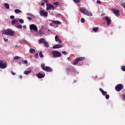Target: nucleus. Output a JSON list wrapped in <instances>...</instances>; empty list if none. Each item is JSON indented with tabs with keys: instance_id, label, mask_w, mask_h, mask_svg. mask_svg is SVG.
Wrapping results in <instances>:
<instances>
[{
	"instance_id": "nucleus-1",
	"label": "nucleus",
	"mask_w": 125,
	"mask_h": 125,
	"mask_svg": "<svg viewBox=\"0 0 125 125\" xmlns=\"http://www.w3.org/2000/svg\"><path fill=\"white\" fill-rule=\"evenodd\" d=\"M45 63L41 64V67L43 70L47 72H52L53 71V69L50 67L49 66H45Z\"/></svg>"
},
{
	"instance_id": "nucleus-2",
	"label": "nucleus",
	"mask_w": 125,
	"mask_h": 125,
	"mask_svg": "<svg viewBox=\"0 0 125 125\" xmlns=\"http://www.w3.org/2000/svg\"><path fill=\"white\" fill-rule=\"evenodd\" d=\"M2 34L3 35L13 36L15 35V32L13 30H10V29H7V30H3Z\"/></svg>"
},
{
	"instance_id": "nucleus-3",
	"label": "nucleus",
	"mask_w": 125,
	"mask_h": 125,
	"mask_svg": "<svg viewBox=\"0 0 125 125\" xmlns=\"http://www.w3.org/2000/svg\"><path fill=\"white\" fill-rule=\"evenodd\" d=\"M7 66V62L4 60H0V68L5 69Z\"/></svg>"
},
{
	"instance_id": "nucleus-4",
	"label": "nucleus",
	"mask_w": 125,
	"mask_h": 125,
	"mask_svg": "<svg viewBox=\"0 0 125 125\" xmlns=\"http://www.w3.org/2000/svg\"><path fill=\"white\" fill-rule=\"evenodd\" d=\"M52 54L54 58H59L62 55L61 52L56 51H53Z\"/></svg>"
},
{
	"instance_id": "nucleus-5",
	"label": "nucleus",
	"mask_w": 125,
	"mask_h": 125,
	"mask_svg": "<svg viewBox=\"0 0 125 125\" xmlns=\"http://www.w3.org/2000/svg\"><path fill=\"white\" fill-rule=\"evenodd\" d=\"M84 60V57H78L75 59V61L73 62V64L74 65H77L79 61H81Z\"/></svg>"
},
{
	"instance_id": "nucleus-6",
	"label": "nucleus",
	"mask_w": 125,
	"mask_h": 125,
	"mask_svg": "<svg viewBox=\"0 0 125 125\" xmlns=\"http://www.w3.org/2000/svg\"><path fill=\"white\" fill-rule=\"evenodd\" d=\"M46 6H47V8H46V10H47V11H49L50 9L54 11L55 9V8H54V6L53 4L46 3Z\"/></svg>"
},
{
	"instance_id": "nucleus-7",
	"label": "nucleus",
	"mask_w": 125,
	"mask_h": 125,
	"mask_svg": "<svg viewBox=\"0 0 125 125\" xmlns=\"http://www.w3.org/2000/svg\"><path fill=\"white\" fill-rule=\"evenodd\" d=\"M29 29L30 30H33L35 32H37L38 28L36 25L34 24H32L29 25Z\"/></svg>"
},
{
	"instance_id": "nucleus-8",
	"label": "nucleus",
	"mask_w": 125,
	"mask_h": 125,
	"mask_svg": "<svg viewBox=\"0 0 125 125\" xmlns=\"http://www.w3.org/2000/svg\"><path fill=\"white\" fill-rule=\"evenodd\" d=\"M124 88V86L122 84H118L115 86V89L117 91L119 92Z\"/></svg>"
},
{
	"instance_id": "nucleus-9",
	"label": "nucleus",
	"mask_w": 125,
	"mask_h": 125,
	"mask_svg": "<svg viewBox=\"0 0 125 125\" xmlns=\"http://www.w3.org/2000/svg\"><path fill=\"white\" fill-rule=\"evenodd\" d=\"M39 13L40 14L42 17H47L48 16L47 12H45V11H43V10H41Z\"/></svg>"
},
{
	"instance_id": "nucleus-10",
	"label": "nucleus",
	"mask_w": 125,
	"mask_h": 125,
	"mask_svg": "<svg viewBox=\"0 0 125 125\" xmlns=\"http://www.w3.org/2000/svg\"><path fill=\"white\" fill-rule=\"evenodd\" d=\"M112 12L114 13V14L115 15L116 17H119L120 16V11L117 9H112Z\"/></svg>"
},
{
	"instance_id": "nucleus-11",
	"label": "nucleus",
	"mask_w": 125,
	"mask_h": 125,
	"mask_svg": "<svg viewBox=\"0 0 125 125\" xmlns=\"http://www.w3.org/2000/svg\"><path fill=\"white\" fill-rule=\"evenodd\" d=\"M104 21H107V26L110 25V24L111 23V19H109V17L106 16L104 18Z\"/></svg>"
},
{
	"instance_id": "nucleus-12",
	"label": "nucleus",
	"mask_w": 125,
	"mask_h": 125,
	"mask_svg": "<svg viewBox=\"0 0 125 125\" xmlns=\"http://www.w3.org/2000/svg\"><path fill=\"white\" fill-rule=\"evenodd\" d=\"M36 76L38 78L42 79V78H43L45 77V74H43L39 72L38 73V74Z\"/></svg>"
},
{
	"instance_id": "nucleus-13",
	"label": "nucleus",
	"mask_w": 125,
	"mask_h": 125,
	"mask_svg": "<svg viewBox=\"0 0 125 125\" xmlns=\"http://www.w3.org/2000/svg\"><path fill=\"white\" fill-rule=\"evenodd\" d=\"M63 47V45L62 44H56L54 46H53L52 48L53 49H58V48H61Z\"/></svg>"
},
{
	"instance_id": "nucleus-14",
	"label": "nucleus",
	"mask_w": 125,
	"mask_h": 125,
	"mask_svg": "<svg viewBox=\"0 0 125 125\" xmlns=\"http://www.w3.org/2000/svg\"><path fill=\"white\" fill-rule=\"evenodd\" d=\"M86 11V9L85 8H80V12H82L83 14H85V12Z\"/></svg>"
},
{
	"instance_id": "nucleus-15",
	"label": "nucleus",
	"mask_w": 125,
	"mask_h": 125,
	"mask_svg": "<svg viewBox=\"0 0 125 125\" xmlns=\"http://www.w3.org/2000/svg\"><path fill=\"white\" fill-rule=\"evenodd\" d=\"M101 92L102 93V95L103 96L106 95V94L107 93V92L104 91L102 88H100L99 89Z\"/></svg>"
},
{
	"instance_id": "nucleus-16",
	"label": "nucleus",
	"mask_w": 125,
	"mask_h": 125,
	"mask_svg": "<svg viewBox=\"0 0 125 125\" xmlns=\"http://www.w3.org/2000/svg\"><path fill=\"white\" fill-rule=\"evenodd\" d=\"M53 23L57 25V24H61V22L60 21H51Z\"/></svg>"
},
{
	"instance_id": "nucleus-17",
	"label": "nucleus",
	"mask_w": 125,
	"mask_h": 125,
	"mask_svg": "<svg viewBox=\"0 0 125 125\" xmlns=\"http://www.w3.org/2000/svg\"><path fill=\"white\" fill-rule=\"evenodd\" d=\"M85 15L88 16H92V14L91 13V12H89L88 10L86 11V12L85 13Z\"/></svg>"
},
{
	"instance_id": "nucleus-18",
	"label": "nucleus",
	"mask_w": 125,
	"mask_h": 125,
	"mask_svg": "<svg viewBox=\"0 0 125 125\" xmlns=\"http://www.w3.org/2000/svg\"><path fill=\"white\" fill-rule=\"evenodd\" d=\"M46 42V41L45 40L44 38H41L39 40V43H44V42Z\"/></svg>"
},
{
	"instance_id": "nucleus-19",
	"label": "nucleus",
	"mask_w": 125,
	"mask_h": 125,
	"mask_svg": "<svg viewBox=\"0 0 125 125\" xmlns=\"http://www.w3.org/2000/svg\"><path fill=\"white\" fill-rule=\"evenodd\" d=\"M35 52H36V50H35L34 48H30V50H29L30 53L32 54Z\"/></svg>"
},
{
	"instance_id": "nucleus-20",
	"label": "nucleus",
	"mask_w": 125,
	"mask_h": 125,
	"mask_svg": "<svg viewBox=\"0 0 125 125\" xmlns=\"http://www.w3.org/2000/svg\"><path fill=\"white\" fill-rule=\"evenodd\" d=\"M65 71H66V73L67 74H68L70 73V68H66L65 69Z\"/></svg>"
},
{
	"instance_id": "nucleus-21",
	"label": "nucleus",
	"mask_w": 125,
	"mask_h": 125,
	"mask_svg": "<svg viewBox=\"0 0 125 125\" xmlns=\"http://www.w3.org/2000/svg\"><path fill=\"white\" fill-rule=\"evenodd\" d=\"M15 12L16 14H19V13H21V12H21V11L20 10V9H16L15 10Z\"/></svg>"
},
{
	"instance_id": "nucleus-22",
	"label": "nucleus",
	"mask_w": 125,
	"mask_h": 125,
	"mask_svg": "<svg viewBox=\"0 0 125 125\" xmlns=\"http://www.w3.org/2000/svg\"><path fill=\"white\" fill-rule=\"evenodd\" d=\"M31 73V70H29V71L25 70L24 72V74H25V75H28L29 74H30Z\"/></svg>"
},
{
	"instance_id": "nucleus-23",
	"label": "nucleus",
	"mask_w": 125,
	"mask_h": 125,
	"mask_svg": "<svg viewBox=\"0 0 125 125\" xmlns=\"http://www.w3.org/2000/svg\"><path fill=\"white\" fill-rule=\"evenodd\" d=\"M16 22H17L18 23H19V22H18V21L16 19L13 20L11 23L12 24H15Z\"/></svg>"
},
{
	"instance_id": "nucleus-24",
	"label": "nucleus",
	"mask_w": 125,
	"mask_h": 125,
	"mask_svg": "<svg viewBox=\"0 0 125 125\" xmlns=\"http://www.w3.org/2000/svg\"><path fill=\"white\" fill-rule=\"evenodd\" d=\"M4 5L5 7H6V9H9V5L8 3H5L4 4Z\"/></svg>"
},
{
	"instance_id": "nucleus-25",
	"label": "nucleus",
	"mask_w": 125,
	"mask_h": 125,
	"mask_svg": "<svg viewBox=\"0 0 125 125\" xmlns=\"http://www.w3.org/2000/svg\"><path fill=\"white\" fill-rule=\"evenodd\" d=\"M44 45L45 47L48 48L49 45L47 42H44Z\"/></svg>"
},
{
	"instance_id": "nucleus-26",
	"label": "nucleus",
	"mask_w": 125,
	"mask_h": 125,
	"mask_svg": "<svg viewBox=\"0 0 125 125\" xmlns=\"http://www.w3.org/2000/svg\"><path fill=\"white\" fill-rule=\"evenodd\" d=\"M99 28L98 27H95V28H93V31H94L95 32H97V31L98 30Z\"/></svg>"
},
{
	"instance_id": "nucleus-27",
	"label": "nucleus",
	"mask_w": 125,
	"mask_h": 125,
	"mask_svg": "<svg viewBox=\"0 0 125 125\" xmlns=\"http://www.w3.org/2000/svg\"><path fill=\"white\" fill-rule=\"evenodd\" d=\"M59 40V37L57 35H56V37H55V41H56V42H57Z\"/></svg>"
},
{
	"instance_id": "nucleus-28",
	"label": "nucleus",
	"mask_w": 125,
	"mask_h": 125,
	"mask_svg": "<svg viewBox=\"0 0 125 125\" xmlns=\"http://www.w3.org/2000/svg\"><path fill=\"white\" fill-rule=\"evenodd\" d=\"M17 27L18 28H19V29H22V25H17Z\"/></svg>"
},
{
	"instance_id": "nucleus-29",
	"label": "nucleus",
	"mask_w": 125,
	"mask_h": 125,
	"mask_svg": "<svg viewBox=\"0 0 125 125\" xmlns=\"http://www.w3.org/2000/svg\"><path fill=\"white\" fill-rule=\"evenodd\" d=\"M39 55L41 58H43L44 56L43 54H42V52H40Z\"/></svg>"
},
{
	"instance_id": "nucleus-30",
	"label": "nucleus",
	"mask_w": 125,
	"mask_h": 125,
	"mask_svg": "<svg viewBox=\"0 0 125 125\" xmlns=\"http://www.w3.org/2000/svg\"><path fill=\"white\" fill-rule=\"evenodd\" d=\"M20 58H21L20 57L18 56H15V57H14L13 59H14V60H18V59H20Z\"/></svg>"
},
{
	"instance_id": "nucleus-31",
	"label": "nucleus",
	"mask_w": 125,
	"mask_h": 125,
	"mask_svg": "<svg viewBox=\"0 0 125 125\" xmlns=\"http://www.w3.org/2000/svg\"><path fill=\"white\" fill-rule=\"evenodd\" d=\"M19 21L20 22V23H24V21L23 19H20L19 20Z\"/></svg>"
},
{
	"instance_id": "nucleus-32",
	"label": "nucleus",
	"mask_w": 125,
	"mask_h": 125,
	"mask_svg": "<svg viewBox=\"0 0 125 125\" xmlns=\"http://www.w3.org/2000/svg\"><path fill=\"white\" fill-rule=\"evenodd\" d=\"M53 4L54 5L58 6L59 5V2H55L53 3Z\"/></svg>"
},
{
	"instance_id": "nucleus-33",
	"label": "nucleus",
	"mask_w": 125,
	"mask_h": 125,
	"mask_svg": "<svg viewBox=\"0 0 125 125\" xmlns=\"http://www.w3.org/2000/svg\"><path fill=\"white\" fill-rule=\"evenodd\" d=\"M81 22L82 23H84L85 22V20L84 18H82L81 19Z\"/></svg>"
},
{
	"instance_id": "nucleus-34",
	"label": "nucleus",
	"mask_w": 125,
	"mask_h": 125,
	"mask_svg": "<svg viewBox=\"0 0 125 125\" xmlns=\"http://www.w3.org/2000/svg\"><path fill=\"white\" fill-rule=\"evenodd\" d=\"M74 2L78 3L81 2V0H74Z\"/></svg>"
},
{
	"instance_id": "nucleus-35",
	"label": "nucleus",
	"mask_w": 125,
	"mask_h": 125,
	"mask_svg": "<svg viewBox=\"0 0 125 125\" xmlns=\"http://www.w3.org/2000/svg\"><path fill=\"white\" fill-rule=\"evenodd\" d=\"M104 96H106L105 98L107 100H108L109 98H110V95H106V94L105 95H104Z\"/></svg>"
},
{
	"instance_id": "nucleus-36",
	"label": "nucleus",
	"mask_w": 125,
	"mask_h": 125,
	"mask_svg": "<svg viewBox=\"0 0 125 125\" xmlns=\"http://www.w3.org/2000/svg\"><path fill=\"white\" fill-rule=\"evenodd\" d=\"M35 58H36V59L39 58V55H38V53L35 54Z\"/></svg>"
},
{
	"instance_id": "nucleus-37",
	"label": "nucleus",
	"mask_w": 125,
	"mask_h": 125,
	"mask_svg": "<svg viewBox=\"0 0 125 125\" xmlns=\"http://www.w3.org/2000/svg\"><path fill=\"white\" fill-rule=\"evenodd\" d=\"M121 70H122L123 72H125V66H123Z\"/></svg>"
},
{
	"instance_id": "nucleus-38",
	"label": "nucleus",
	"mask_w": 125,
	"mask_h": 125,
	"mask_svg": "<svg viewBox=\"0 0 125 125\" xmlns=\"http://www.w3.org/2000/svg\"><path fill=\"white\" fill-rule=\"evenodd\" d=\"M62 55H66L67 54V52H65V51H62Z\"/></svg>"
},
{
	"instance_id": "nucleus-39",
	"label": "nucleus",
	"mask_w": 125,
	"mask_h": 125,
	"mask_svg": "<svg viewBox=\"0 0 125 125\" xmlns=\"http://www.w3.org/2000/svg\"><path fill=\"white\" fill-rule=\"evenodd\" d=\"M49 0H43L45 3H48Z\"/></svg>"
},
{
	"instance_id": "nucleus-40",
	"label": "nucleus",
	"mask_w": 125,
	"mask_h": 125,
	"mask_svg": "<svg viewBox=\"0 0 125 125\" xmlns=\"http://www.w3.org/2000/svg\"><path fill=\"white\" fill-rule=\"evenodd\" d=\"M4 41L6 42H7L8 41V40L7 38H4Z\"/></svg>"
},
{
	"instance_id": "nucleus-41",
	"label": "nucleus",
	"mask_w": 125,
	"mask_h": 125,
	"mask_svg": "<svg viewBox=\"0 0 125 125\" xmlns=\"http://www.w3.org/2000/svg\"><path fill=\"white\" fill-rule=\"evenodd\" d=\"M10 19H15V16H10Z\"/></svg>"
},
{
	"instance_id": "nucleus-42",
	"label": "nucleus",
	"mask_w": 125,
	"mask_h": 125,
	"mask_svg": "<svg viewBox=\"0 0 125 125\" xmlns=\"http://www.w3.org/2000/svg\"><path fill=\"white\" fill-rule=\"evenodd\" d=\"M11 74H12V75H15L16 74L15 73H14V72H13V71H11Z\"/></svg>"
},
{
	"instance_id": "nucleus-43",
	"label": "nucleus",
	"mask_w": 125,
	"mask_h": 125,
	"mask_svg": "<svg viewBox=\"0 0 125 125\" xmlns=\"http://www.w3.org/2000/svg\"><path fill=\"white\" fill-rule=\"evenodd\" d=\"M23 63L25 64H27V63H28V61L26 60H25V61H24Z\"/></svg>"
},
{
	"instance_id": "nucleus-44",
	"label": "nucleus",
	"mask_w": 125,
	"mask_h": 125,
	"mask_svg": "<svg viewBox=\"0 0 125 125\" xmlns=\"http://www.w3.org/2000/svg\"><path fill=\"white\" fill-rule=\"evenodd\" d=\"M97 3L100 4V3H101V1L98 0L97 1Z\"/></svg>"
},
{
	"instance_id": "nucleus-45",
	"label": "nucleus",
	"mask_w": 125,
	"mask_h": 125,
	"mask_svg": "<svg viewBox=\"0 0 125 125\" xmlns=\"http://www.w3.org/2000/svg\"><path fill=\"white\" fill-rule=\"evenodd\" d=\"M23 29H27V26H26V25H23Z\"/></svg>"
},
{
	"instance_id": "nucleus-46",
	"label": "nucleus",
	"mask_w": 125,
	"mask_h": 125,
	"mask_svg": "<svg viewBox=\"0 0 125 125\" xmlns=\"http://www.w3.org/2000/svg\"><path fill=\"white\" fill-rule=\"evenodd\" d=\"M27 19H28V20H32V18H31V17H28V18H27Z\"/></svg>"
},
{
	"instance_id": "nucleus-47",
	"label": "nucleus",
	"mask_w": 125,
	"mask_h": 125,
	"mask_svg": "<svg viewBox=\"0 0 125 125\" xmlns=\"http://www.w3.org/2000/svg\"><path fill=\"white\" fill-rule=\"evenodd\" d=\"M58 41H59V42H60V43H62V41H61V40H60V39H59V40H58Z\"/></svg>"
},
{
	"instance_id": "nucleus-48",
	"label": "nucleus",
	"mask_w": 125,
	"mask_h": 125,
	"mask_svg": "<svg viewBox=\"0 0 125 125\" xmlns=\"http://www.w3.org/2000/svg\"><path fill=\"white\" fill-rule=\"evenodd\" d=\"M19 78H20V79H21L22 78V76L20 75V76H19Z\"/></svg>"
},
{
	"instance_id": "nucleus-49",
	"label": "nucleus",
	"mask_w": 125,
	"mask_h": 125,
	"mask_svg": "<svg viewBox=\"0 0 125 125\" xmlns=\"http://www.w3.org/2000/svg\"><path fill=\"white\" fill-rule=\"evenodd\" d=\"M50 26H53V24H52V23H50Z\"/></svg>"
},
{
	"instance_id": "nucleus-50",
	"label": "nucleus",
	"mask_w": 125,
	"mask_h": 125,
	"mask_svg": "<svg viewBox=\"0 0 125 125\" xmlns=\"http://www.w3.org/2000/svg\"><path fill=\"white\" fill-rule=\"evenodd\" d=\"M45 5V3L44 2H42V6H43V5Z\"/></svg>"
},
{
	"instance_id": "nucleus-51",
	"label": "nucleus",
	"mask_w": 125,
	"mask_h": 125,
	"mask_svg": "<svg viewBox=\"0 0 125 125\" xmlns=\"http://www.w3.org/2000/svg\"><path fill=\"white\" fill-rule=\"evenodd\" d=\"M67 59L68 60H70L71 58H70V57H67Z\"/></svg>"
},
{
	"instance_id": "nucleus-52",
	"label": "nucleus",
	"mask_w": 125,
	"mask_h": 125,
	"mask_svg": "<svg viewBox=\"0 0 125 125\" xmlns=\"http://www.w3.org/2000/svg\"><path fill=\"white\" fill-rule=\"evenodd\" d=\"M74 82L76 83V82H77V81L76 80H74Z\"/></svg>"
},
{
	"instance_id": "nucleus-53",
	"label": "nucleus",
	"mask_w": 125,
	"mask_h": 125,
	"mask_svg": "<svg viewBox=\"0 0 125 125\" xmlns=\"http://www.w3.org/2000/svg\"><path fill=\"white\" fill-rule=\"evenodd\" d=\"M19 63L20 65H21V62H19Z\"/></svg>"
},
{
	"instance_id": "nucleus-54",
	"label": "nucleus",
	"mask_w": 125,
	"mask_h": 125,
	"mask_svg": "<svg viewBox=\"0 0 125 125\" xmlns=\"http://www.w3.org/2000/svg\"><path fill=\"white\" fill-rule=\"evenodd\" d=\"M123 97L124 98H125V95H123Z\"/></svg>"
},
{
	"instance_id": "nucleus-55",
	"label": "nucleus",
	"mask_w": 125,
	"mask_h": 125,
	"mask_svg": "<svg viewBox=\"0 0 125 125\" xmlns=\"http://www.w3.org/2000/svg\"><path fill=\"white\" fill-rule=\"evenodd\" d=\"M15 46H16V47H18V46L17 45H16Z\"/></svg>"
}]
</instances>
